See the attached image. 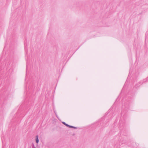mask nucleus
<instances>
[{"mask_svg":"<svg viewBox=\"0 0 148 148\" xmlns=\"http://www.w3.org/2000/svg\"><path fill=\"white\" fill-rule=\"evenodd\" d=\"M148 81V77L147 78L145 79H144L143 80L141 81L138 82L137 83L135 84L134 87L137 88L140 85Z\"/></svg>","mask_w":148,"mask_h":148,"instance_id":"obj_3","label":"nucleus"},{"mask_svg":"<svg viewBox=\"0 0 148 148\" xmlns=\"http://www.w3.org/2000/svg\"><path fill=\"white\" fill-rule=\"evenodd\" d=\"M124 106H123V108H124Z\"/></svg>","mask_w":148,"mask_h":148,"instance_id":"obj_13","label":"nucleus"},{"mask_svg":"<svg viewBox=\"0 0 148 148\" xmlns=\"http://www.w3.org/2000/svg\"><path fill=\"white\" fill-rule=\"evenodd\" d=\"M26 69H27V65Z\"/></svg>","mask_w":148,"mask_h":148,"instance_id":"obj_12","label":"nucleus"},{"mask_svg":"<svg viewBox=\"0 0 148 148\" xmlns=\"http://www.w3.org/2000/svg\"><path fill=\"white\" fill-rule=\"evenodd\" d=\"M38 136L37 135L36 136V142L37 144H38L39 142Z\"/></svg>","mask_w":148,"mask_h":148,"instance_id":"obj_4","label":"nucleus"},{"mask_svg":"<svg viewBox=\"0 0 148 148\" xmlns=\"http://www.w3.org/2000/svg\"><path fill=\"white\" fill-rule=\"evenodd\" d=\"M62 124H63L64 125H65L66 126H67V125H68V124L66 123L65 122H62Z\"/></svg>","mask_w":148,"mask_h":148,"instance_id":"obj_6","label":"nucleus"},{"mask_svg":"<svg viewBox=\"0 0 148 148\" xmlns=\"http://www.w3.org/2000/svg\"><path fill=\"white\" fill-rule=\"evenodd\" d=\"M27 74H26V77L25 78V80H26L27 79Z\"/></svg>","mask_w":148,"mask_h":148,"instance_id":"obj_11","label":"nucleus"},{"mask_svg":"<svg viewBox=\"0 0 148 148\" xmlns=\"http://www.w3.org/2000/svg\"><path fill=\"white\" fill-rule=\"evenodd\" d=\"M28 86V90L26 93V99L29 101H31L35 98V92H34V86L32 84L27 85Z\"/></svg>","mask_w":148,"mask_h":148,"instance_id":"obj_1","label":"nucleus"},{"mask_svg":"<svg viewBox=\"0 0 148 148\" xmlns=\"http://www.w3.org/2000/svg\"><path fill=\"white\" fill-rule=\"evenodd\" d=\"M71 128H74L75 129H77V127H74L73 126H71Z\"/></svg>","mask_w":148,"mask_h":148,"instance_id":"obj_7","label":"nucleus"},{"mask_svg":"<svg viewBox=\"0 0 148 148\" xmlns=\"http://www.w3.org/2000/svg\"><path fill=\"white\" fill-rule=\"evenodd\" d=\"M130 93V92H129V94L127 95V96L126 98L125 99L123 98L121 100V102H123V101H130V99H132L133 98V96L134 94V93L132 94V95H131L130 96L129 95Z\"/></svg>","mask_w":148,"mask_h":148,"instance_id":"obj_2","label":"nucleus"},{"mask_svg":"<svg viewBox=\"0 0 148 148\" xmlns=\"http://www.w3.org/2000/svg\"><path fill=\"white\" fill-rule=\"evenodd\" d=\"M71 125H69L68 124V125H67V127H69V128H71Z\"/></svg>","mask_w":148,"mask_h":148,"instance_id":"obj_10","label":"nucleus"},{"mask_svg":"<svg viewBox=\"0 0 148 148\" xmlns=\"http://www.w3.org/2000/svg\"><path fill=\"white\" fill-rule=\"evenodd\" d=\"M53 111H54V113H55V114H56V116H57V112H56V110L54 109V110H53Z\"/></svg>","mask_w":148,"mask_h":148,"instance_id":"obj_9","label":"nucleus"},{"mask_svg":"<svg viewBox=\"0 0 148 148\" xmlns=\"http://www.w3.org/2000/svg\"><path fill=\"white\" fill-rule=\"evenodd\" d=\"M24 45H25V52L26 53H27V48L26 47V46H25V43H24Z\"/></svg>","mask_w":148,"mask_h":148,"instance_id":"obj_5","label":"nucleus"},{"mask_svg":"<svg viewBox=\"0 0 148 148\" xmlns=\"http://www.w3.org/2000/svg\"><path fill=\"white\" fill-rule=\"evenodd\" d=\"M32 148H36V147H35L33 143H32Z\"/></svg>","mask_w":148,"mask_h":148,"instance_id":"obj_8","label":"nucleus"}]
</instances>
